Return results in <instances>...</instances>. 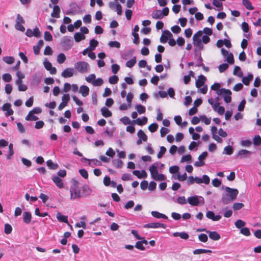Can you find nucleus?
Segmentation results:
<instances>
[{"label": "nucleus", "instance_id": "nucleus-1", "mask_svg": "<svg viewBox=\"0 0 261 261\" xmlns=\"http://www.w3.org/2000/svg\"><path fill=\"white\" fill-rule=\"evenodd\" d=\"M79 185V183L77 181L73 180L72 185L70 188V198L71 199L80 198L82 197Z\"/></svg>", "mask_w": 261, "mask_h": 261}, {"label": "nucleus", "instance_id": "nucleus-2", "mask_svg": "<svg viewBox=\"0 0 261 261\" xmlns=\"http://www.w3.org/2000/svg\"><path fill=\"white\" fill-rule=\"evenodd\" d=\"M187 202L192 206H198L204 204V198L200 196L194 195L188 198Z\"/></svg>", "mask_w": 261, "mask_h": 261}, {"label": "nucleus", "instance_id": "nucleus-3", "mask_svg": "<svg viewBox=\"0 0 261 261\" xmlns=\"http://www.w3.org/2000/svg\"><path fill=\"white\" fill-rule=\"evenodd\" d=\"M89 67V64L84 61H79L74 64L75 69L81 73L87 72L88 70Z\"/></svg>", "mask_w": 261, "mask_h": 261}, {"label": "nucleus", "instance_id": "nucleus-4", "mask_svg": "<svg viewBox=\"0 0 261 261\" xmlns=\"http://www.w3.org/2000/svg\"><path fill=\"white\" fill-rule=\"evenodd\" d=\"M217 93L218 95H224V100L226 103H228L231 102V95L232 93L230 90L222 88L220 89V90H219Z\"/></svg>", "mask_w": 261, "mask_h": 261}, {"label": "nucleus", "instance_id": "nucleus-5", "mask_svg": "<svg viewBox=\"0 0 261 261\" xmlns=\"http://www.w3.org/2000/svg\"><path fill=\"white\" fill-rule=\"evenodd\" d=\"M202 35V32L199 31L196 33L193 36V44L195 46L199 48L200 49L203 48V45L201 43L200 39L201 36Z\"/></svg>", "mask_w": 261, "mask_h": 261}, {"label": "nucleus", "instance_id": "nucleus-6", "mask_svg": "<svg viewBox=\"0 0 261 261\" xmlns=\"http://www.w3.org/2000/svg\"><path fill=\"white\" fill-rule=\"evenodd\" d=\"M61 44L66 49H69L73 45V43L71 37L69 36H64L62 40Z\"/></svg>", "mask_w": 261, "mask_h": 261}, {"label": "nucleus", "instance_id": "nucleus-7", "mask_svg": "<svg viewBox=\"0 0 261 261\" xmlns=\"http://www.w3.org/2000/svg\"><path fill=\"white\" fill-rule=\"evenodd\" d=\"M252 154L251 151L246 149H241L239 150L236 154V158L242 159L244 158H248Z\"/></svg>", "mask_w": 261, "mask_h": 261}, {"label": "nucleus", "instance_id": "nucleus-8", "mask_svg": "<svg viewBox=\"0 0 261 261\" xmlns=\"http://www.w3.org/2000/svg\"><path fill=\"white\" fill-rule=\"evenodd\" d=\"M227 194H228L230 199H231L233 201L235 200L237 198V195H238L239 191L236 189H232L228 187H226L225 188Z\"/></svg>", "mask_w": 261, "mask_h": 261}, {"label": "nucleus", "instance_id": "nucleus-9", "mask_svg": "<svg viewBox=\"0 0 261 261\" xmlns=\"http://www.w3.org/2000/svg\"><path fill=\"white\" fill-rule=\"evenodd\" d=\"M173 36L172 33L168 30H165L163 32L162 35L160 37V42L163 43L167 42L168 38H172Z\"/></svg>", "mask_w": 261, "mask_h": 261}, {"label": "nucleus", "instance_id": "nucleus-10", "mask_svg": "<svg viewBox=\"0 0 261 261\" xmlns=\"http://www.w3.org/2000/svg\"><path fill=\"white\" fill-rule=\"evenodd\" d=\"M206 217L214 221H219L221 216L219 215H215L213 211H208L206 213Z\"/></svg>", "mask_w": 261, "mask_h": 261}, {"label": "nucleus", "instance_id": "nucleus-11", "mask_svg": "<svg viewBox=\"0 0 261 261\" xmlns=\"http://www.w3.org/2000/svg\"><path fill=\"white\" fill-rule=\"evenodd\" d=\"M158 166V163H155L151 165L149 168V170L150 172V174L152 178L153 179V177H155L158 174H159L158 171L157 170V167Z\"/></svg>", "mask_w": 261, "mask_h": 261}, {"label": "nucleus", "instance_id": "nucleus-12", "mask_svg": "<svg viewBox=\"0 0 261 261\" xmlns=\"http://www.w3.org/2000/svg\"><path fill=\"white\" fill-rule=\"evenodd\" d=\"M144 227L145 228H157L162 227L163 228H166V225L161 223H150L145 224L144 226Z\"/></svg>", "mask_w": 261, "mask_h": 261}, {"label": "nucleus", "instance_id": "nucleus-13", "mask_svg": "<svg viewBox=\"0 0 261 261\" xmlns=\"http://www.w3.org/2000/svg\"><path fill=\"white\" fill-rule=\"evenodd\" d=\"M74 71L73 68H67L62 72L61 75L64 78L70 77L73 76Z\"/></svg>", "mask_w": 261, "mask_h": 261}, {"label": "nucleus", "instance_id": "nucleus-14", "mask_svg": "<svg viewBox=\"0 0 261 261\" xmlns=\"http://www.w3.org/2000/svg\"><path fill=\"white\" fill-rule=\"evenodd\" d=\"M45 68L50 71V74H55L57 72V69L55 67H53L51 63L48 61H45L43 62Z\"/></svg>", "mask_w": 261, "mask_h": 261}, {"label": "nucleus", "instance_id": "nucleus-15", "mask_svg": "<svg viewBox=\"0 0 261 261\" xmlns=\"http://www.w3.org/2000/svg\"><path fill=\"white\" fill-rule=\"evenodd\" d=\"M11 105L10 103H5L2 106V110L4 111H7V113L6 114L7 116H11L14 113L13 110L11 108Z\"/></svg>", "mask_w": 261, "mask_h": 261}, {"label": "nucleus", "instance_id": "nucleus-16", "mask_svg": "<svg viewBox=\"0 0 261 261\" xmlns=\"http://www.w3.org/2000/svg\"><path fill=\"white\" fill-rule=\"evenodd\" d=\"M206 77L203 75H200L198 79L196 81V87L198 88L203 86L204 82L206 81Z\"/></svg>", "mask_w": 261, "mask_h": 261}, {"label": "nucleus", "instance_id": "nucleus-17", "mask_svg": "<svg viewBox=\"0 0 261 261\" xmlns=\"http://www.w3.org/2000/svg\"><path fill=\"white\" fill-rule=\"evenodd\" d=\"M61 12L60 8L58 5H54L53 7V10L51 13V16L54 18H59L60 13Z\"/></svg>", "mask_w": 261, "mask_h": 261}, {"label": "nucleus", "instance_id": "nucleus-18", "mask_svg": "<svg viewBox=\"0 0 261 261\" xmlns=\"http://www.w3.org/2000/svg\"><path fill=\"white\" fill-rule=\"evenodd\" d=\"M79 92L83 97H86L89 95V88L87 86L82 85L80 87Z\"/></svg>", "mask_w": 261, "mask_h": 261}, {"label": "nucleus", "instance_id": "nucleus-19", "mask_svg": "<svg viewBox=\"0 0 261 261\" xmlns=\"http://www.w3.org/2000/svg\"><path fill=\"white\" fill-rule=\"evenodd\" d=\"M23 222L26 224H29L31 221L32 215L29 212H24L22 215Z\"/></svg>", "mask_w": 261, "mask_h": 261}, {"label": "nucleus", "instance_id": "nucleus-20", "mask_svg": "<svg viewBox=\"0 0 261 261\" xmlns=\"http://www.w3.org/2000/svg\"><path fill=\"white\" fill-rule=\"evenodd\" d=\"M207 233L210 238L213 240L217 241L221 238L220 235L216 231H211L208 230Z\"/></svg>", "mask_w": 261, "mask_h": 261}, {"label": "nucleus", "instance_id": "nucleus-21", "mask_svg": "<svg viewBox=\"0 0 261 261\" xmlns=\"http://www.w3.org/2000/svg\"><path fill=\"white\" fill-rule=\"evenodd\" d=\"M52 179L58 187L59 188H62L63 187L62 180L59 176H53Z\"/></svg>", "mask_w": 261, "mask_h": 261}, {"label": "nucleus", "instance_id": "nucleus-22", "mask_svg": "<svg viewBox=\"0 0 261 261\" xmlns=\"http://www.w3.org/2000/svg\"><path fill=\"white\" fill-rule=\"evenodd\" d=\"M151 16L152 18L156 19H161L163 18V14H161V11L159 10H154L151 14Z\"/></svg>", "mask_w": 261, "mask_h": 261}, {"label": "nucleus", "instance_id": "nucleus-23", "mask_svg": "<svg viewBox=\"0 0 261 261\" xmlns=\"http://www.w3.org/2000/svg\"><path fill=\"white\" fill-rule=\"evenodd\" d=\"M253 78V75L251 73H250L247 76L243 77L242 82L246 86L249 85L250 81L252 80Z\"/></svg>", "mask_w": 261, "mask_h": 261}, {"label": "nucleus", "instance_id": "nucleus-24", "mask_svg": "<svg viewBox=\"0 0 261 261\" xmlns=\"http://www.w3.org/2000/svg\"><path fill=\"white\" fill-rule=\"evenodd\" d=\"M233 200L230 199L228 194L225 193L223 194L222 197V202L224 204H227L230 203Z\"/></svg>", "mask_w": 261, "mask_h": 261}, {"label": "nucleus", "instance_id": "nucleus-25", "mask_svg": "<svg viewBox=\"0 0 261 261\" xmlns=\"http://www.w3.org/2000/svg\"><path fill=\"white\" fill-rule=\"evenodd\" d=\"M101 112L102 115L106 118L111 117L112 115V112L106 107H102L101 109Z\"/></svg>", "mask_w": 261, "mask_h": 261}, {"label": "nucleus", "instance_id": "nucleus-26", "mask_svg": "<svg viewBox=\"0 0 261 261\" xmlns=\"http://www.w3.org/2000/svg\"><path fill=\"white\" fill-rule=\"evenodd\" d=\"M151 213L152 216L155 218H163L165 219H168V217L166 215L160 213L157 211H152Z\"/></svg>", "mask_w": 261, "mask_h": 261}, {"label": "nucleus", "instance_id": "nucleus-27", "mask_svg": "<svg viewBox=\"0 0 261 261\" xmlns=\"http://www.w3.org/2000/svg\"><path fill=\"white\" fill-rule=\"evenodd\" d=\"M74 38L75 41L77 42L81 41L85 39V36L80 32L75 33L74 35Z\"/></svg>", "mask_w": 261, "mask_h": 261}, {"label": "nucleus", "instance_id": "nucleus-28", "mask_svg": "<svg viewBox=\"0 0 261 261\" xmlns=\"http://www.w3.org/2000/svg\"><path fill=\"white\" fill-rule=\"evenodd\" d=\"M82 190L83 196H87L88 195H89L91 193V190L90 189L89 187L87 185H84L82 187Z\"/></svg>", "mask_w": 261, "mask_h": 261}, {"label": "nucleus", "instance_id": "nucleus-29", "mask_svg": "<svg viewBox=\"0 0 261 261\" xmlns=\"http://www.w3.org/2000/svg\"><path fill=\"white\" fill-rule=\"evenodd\" d=\"M173 236L174 237H179L180 238L187 240L189 238V234L185 232H174L173 233Z\"/></svg>", "mask_w": 261, "mask_h": 261}, {"label": "nucleus", "instance_id": "nucleus-30", "mask_svg": "<svg viewBox=\"0 0 261 261\" xmlns=\"http://www.w3.org/2000/svg\"><path fill=\"white\" fill-rule=\"evenodd\" d=\"M57 218L60 222L68 223V217L62 215L60 213L57 214Z\"/></svg>", "mask_w": 261, "mask_h": 261}, {"label": "nucleus", "instance_id": "nucleus-31", "mask_svg": "<svg viewBox=\"0 0 261 261\" xmlns=\"http://www.w3.org/2000/svg\"><path fill=\"white\" fill-rule=\"evenodd\" d=\"M98 44V42L94 39H92L90 41L89 43V49L91 51L94 50Z\"/></svg>", "mask_w": 261, "mask_h": 261}, {"label": "nucleus", "instance_id": "nucleus-32", "mask_svg": "<svg viewBox=\"0 0 261 261\" xmlns=\"http://www.w3.org/2000/svg\"><path fill=\"white\" fill-rule=\"evenodd\" d=\"M193 254L195 255L200 254L202 253H212V251L211 250L204 249H197L193 251Z\"/></svg>", "mask_w": 261, "mask_h": 261}, {"label": "nucleus", "instance_id": "nucleus-33", "mask_svg": "<svg viewBox=\"0 0 261 261\" xmlns=\"http://www.w3.org/2000/svg\"><path fill=\"white\" fill-rule=\"evenodd\" d=\"M147 118L146 117H143L142 119L140 118H137L134 122L139 125H143L147 123Z\"/></svg>", "mask_w": 261, "mask_h": 261}, {"label": "nucleus", "instance_id": "nucleus-34", "mask_svg": "<svg viewBox=\"0 0 261 261\" xmlns=\"http://www.w3.org/2000/svg\"><path fill=\"white\" fill-rule=\"evenodd\" d=\"M233 149L231 146L228 145L224 147L223 154H226L227 155H231L233 153Z\"/></svg>", "mask_w": 261, "mask_h": 261}, {"label": "nucleus", "instance_id": "nucleus-35", "mask_svg": "<svg viewBox=\"0 0 261 261\" xmlns=\"http://www.w3.org/2000/svg\"><path fill=\"white\" fill-rule=\"evenodd\" d=\"M46 164L48 167L52 170L57 169L59 166L57 164L54 163L51 160H49L46 162Z\"/></svg>", "mask_w": 261, "mask_h": 261}, {"label": "nucleus", "instance_id": "nucleus-36", "mask_svg": "<svg viewBox=\"0 0 261 261\" xmlns=\"http://www.w3.org/2000/svg\"><path fill=\"white\" fill-rule=\"evenodd\" d=\"M242 4L248 10H252L254 9V7L252 6L251 2L249 0H242Z\"/></svg>", "mask_w": 261, "mask_h": 261}, {"label": "nucleus", "instance_id": "nucleus-37", "mask_svg": "<svg viewBox=\"0 0 261 261\" xmlns=\"http://www.w3.org/2000/svg\"><path fill=\"white\" fill-rule=\"evenodd\" d=\"M253 143L254 146H261V137L259 135L254 136L253 138Z\"/></svg>", "mask_w": 261, "mask_h": 261}, {"label": "nucleus", "instance_id": "nucleus-38", "mask_svg": "<svg viewBox=\"0 0 261 261\" xmlns=\"http://www.w3.org/2000/svg\"><path fill=\"white\" fill-rule=\"evenodd\" d=\"M137 135L139 139H142L144 142L147 141V137L142 130H139L137 133Z\"/></svg>", "mask_w": 261, "mask_h": 261}, {"label": "nucleus", "instance_id": "nucleus-39", "mask_svg": "<svg viewBox=\"0 0 261 261\" xmlns=\"http://www.w3.org/2000/svg\"><path fill=\"white\" fill-rule=\"evenodd\" d=\"M112 163L117 168H121L123 165V162L120 159L113 160Z\"/></svg>", "mask_w": 261, "mask_h": 261}, {"label": "nucleus", "instance_id": "nucleus-40", "mask_svg": "<svg viewBox=\"0 0 261 261\" xmlns=\"http://www.w3.org/2000/svg\"><path fill=\"white\" fill-rule=\"evenodd\" d=\"M66 59L65 55L63 53H60L57 56V62L59 64H62L65 61Z\"/></svg>", "mask_w": 261, "mask_h": 261}, {"label": "nucleus", "instance_id": "nucleus-41", "mask_svg": "<svg viewBox=\"0 0 261 261\" xmlns=\"http://www.w3.org/2000/svg\"><path fill=\"white\" fill-rule=\"evenodd\" d=\"M38 119V117L34 115L33 113L29 112L25 117V120L28 121H36Z\"/></svg>", "mask_w": 261, "mask_h": 261}, {"label": "nucleus", "instance_id": "nucleus-42", "mask_svg": "<svg viewBox=\"0 0 261 261\" xmlns=\"http://www.w3.org/2000/svg\"><path fill=\"white\" fill-rule=\"evenodd\" d=\"M136 63V57H134L132 59L127 61V62L126 63V66L127 67L132 68L135 65Z\"/></svg>", "mask_w": 261, "mask_h": 261}, {"label": "nucleus", "instance_id": "nucleus-43", "mask_svg": "<svg viewBox=\"0 0 261 261\" xmlns=\"http://www.w3.org/2000/svg\"><path fill=\"white\" fill-rule=\"evenodd\" d=\"M135 108L140 114H144L146 111L145 107L141 105H136Z\"/></svg>", "mask_w": 261, "mask_h": 261}, {"label": "nucleus", "instance_id": "nucleus-44", "mask_svg": "<svg viewBox=\"0 0 261 261\" xmlns=\"http://www.w3.org/2000/svg\"><path fill=\"white\" fill-rule=\"evenodd\" d=\"M233 74L237 75L239 77H242L243 73L240 67L236 66L233 69Z\"/></svg>", "mask_w": 261, "mask_h": 261}, {"label": "nucleus", "instance_id": "nucleus-45", "mask_svg": "<svg viewBox=\"0 0 261 261\" xmlns=\"http://www.w3.org/2000/svg\"><path fill=\"white\" fill-rule=\"evenodd\" d=\"M245 224L246 223L244 221L240 219L237 220L234 223L236 227L238 228H241L242 227H244Z\"/></svg>", "mask_w": 261, "mask_h": 261}, {"label": "nucleus", "instance_id": "nucleus-46", "mask_svg": "<svg viewBox=\"0 0 261 261\" xmlns=\"http://www.w3.org/2000/svg\"><path fill=\"white\" fill-rule=\"evenodd\" d=\"M3 60L8 64H11L14 62V58L13 57L6 56L3 57Z\"/></svg>", "mask_w": 261, "mask_h": 261}, {"label": "nucleus", "instance_id": "nucleus-47", "mask_svg": "<svg viewBox=\"0 0 261 261\" xmlns=\"http://www.w3.org/2000/svg\"><path fill=\"white\" fill-rule=\"evenodd\" d=\"M199 240L203 243H205L208 241V237L206 234L201 233L198 235Z\"/></svg>", "mask_w": 261, "mask_h": 261}, {"label": "nucleus", "instance_id": "nucleus-48", "mask_svg": "<svg viewBox=\"0 0 261 261\" xmlns=\"http://www.w3.org/2000/svg\"><path fill=\"white\" fill-rule=\"evenodd\" d=\"M108 45L111 47H116L119 48L120 47V43L116 41H111L109 42Z\"/></svg>", "mask_w": 261, "mask_h": 261}, {"label": "nucleus", "instance_id": "nucleus-49", "mask_svg": "<svg viewBox=\"0 0 261 261\" xmlns=\"http://www.w3.org/2000/svg\"><path fill=\"white\" fill-rule=\"evenodd\" d=\"M9 154L7 156V159L8 160H10L14 153L13 151V145L12 143H10L9 145Z\"/></svg>", "mask_w": 261, "mask_h": 261}, {"label": "nucleus", "instance_id": "nucleus-50", "mask_svg": "<svg viewBox=\"0 0 261 261\" xmlns=\"http://www.w3.org/2000/svg\"><path fill=\"white\" fill-rule=\"evenodd\" d=\"M119 80V78L117 75H112L110 76L109 79V82L111 84H116Z\"/></svg>", "mask_w": 261, "mask_h": 261}, {"label": "nucleus", "instance_id": "nucleus-51", "mask_svg": "<svg viewBox=\"0 0 261 261\" xmlns=\"http://www.w3.org/2000/svg\"><path fill=\"white\" fill-rule=\"evenodd\" d=\"M226 61L230 64H233L234 62L233 55L231 53H230L228 56H226Z\"/></svg>", "mask_w": 261, "mask_h": 261}, {"label": "nucleus", "instance_id": "nucleus-52", "mask_svg": "<svg viewBox=\"0 0 261 261\" xmlns=\"http://www.w3.org/2000/svg\"><path fill=\"white\" fill-rule=\"evenodd\" d=\"M240 233L245 236H249L251 234L250 230L247 227L242 228L240 230Z\"/></svg>", "mask_w": 261, "mask_h": 261}, {"label": "nucleus", "instance_id": "nucleus-53", "mask_svg": "<svg viewBox=\"0 0 261 261\" xmlns=\"http://www.w3.org/2000/svg\"><path fill=\"white\" fill-rule=\"evenodd\" d=\"M103 83V81L101 78H98L97 79L93 81L92 84L94 86H101Z\"/></svg>", "mask_w": 261, "mask_h": 261}, {"label": "nucleus", "instance_id": "nucleus-54", "mask_svg": "<svg viewBox=\"0 0 261 261\" xmlns=\"http://www.w3.org/2000/svg\"><path fill=\"white\" fill-rule=\"evenodd\" d=\"M240 144L242 146L248 147L252 144V142L249 140H242L240 142Z\"/></svg>", "mask_w": 261, "mask_h": 261}, {"label": "nucleus", "instance_id": "nucleus-55", "mask_svg": "<svg viewBox=\"0 0 261 261\" xmlns=\"http://www.w3.org/2000/svg\"><path fill=\"white\" fill-rule=\"evenodd\" d=\"M158 128V124L155 123H152L148 126V129L151 133L155 132Z\"/></svg>", "mask_w": 261, "mask_h": 261}, {"label": "nucleus", "instance_id": "nucleus-56", "mask_svg": "<svg viewBox=\"0 0 261 261\" xmlns=\"http://www.w3.org/2000/svg\"><path fill=\"white\" fill-rule=\"evenodd\" d=\"M166 151V148L164 146L160 147V150L157 154L158 159L161 158Z\"/></svg>", "mask_w": 261, "mask_h": 261}, {"label": "nucleus", "instance_id": "nucleus-57", "mask_svg": "<svg viewBox=\"0 0 261 261\" xmlns=\"http://www.w3.org/2000/svg\"><path fill=\"white\" fill-rule=\"evenodd\" d=\"M179 168L178 166H172L169 168V172L170 173L174 174L178 172Z\"/></svg>", "mask_w": 261, "mask_h": 261}, {"label": "nucleus", "instance_id": "nucleus-58", "mask_svg": "<svg viewBox=\"0 0 261 261\" xmlns=\"http://www.w3.org/2000/svg\"><path fill=\"white\" fill-rule=\"evenodd\" d=\"M135 247L140 250H142V251H144L145 250V247L143 246V244H142V243L141 242V241H137L136 243V244L135 245Z\"/></svg>", "mask_w": 261, "mask_h": 261}, {"label": "nucleus", "instance_id": "nucleus-59", "mask_svg": "<svg viewBox=\"0 0 261 261\" xmlns=\"http://www.w3.org/2000/svg\"><path fill=\"white\" fill-rule=\"evenodd\" d=\"M228 67H229V66L227 64L223 63V64H220L219 66L218 69H219L220 72H223L224 71H225L228 68Z\"/></svg>", "mask_w": 261, "mask_h": 261}, {"label": "nucleus", "instance_id": "nucleus-60", "mask_svg": "<svg viewBox=\"0 0 261 261\" xmlns=\"http://www.w3.org/2000/svg\"><path fill=\"white\" fill-rule=\"evenodd\" d=\"M44 39L47 41H50L53 40V36L48 31L44 32Z\"/></svg>", "mask_w": 261, "mask_h": 261}, {"label": "nucleus", "instance_id": "nucleus-61", "mask_svg": "<svg viewBox=\"0 0 261 261\" xmlns=\"http://www.w3.org/2000/svg\"><path fill=\"white\" fill-rule=\"evenodd\" d=\"M166 176L163 174H159L155 177H153V179L156 181H163L166 179Z\"/></svg>", "mask_w": 261, "mask_h": 261}, {"label": "nucleus", "instance_id": "nucleus-62", "mask_svg": "<svg viewBox=\"0 0 261 261\" xmlns=\"http://www.w3.org/2000/svg\"><path fill=\"white\" fill-rule=\"evenodd\" d=\"M2 79L6 82H9L12 80V76L9 73H5L3 75Z\"/></svg>", "mask_w": 261, "mask_h": 261}, {"label": "nucleus", "instance_id": "nucleus-63", "mask_svg": "<svg viewBox=\"0 0 261 261\" xmlns=\"http://www.w3.org/2000/svg\"><path fill=\"white\" fill-rule=\"evenodd\" d=\"M200 119L206 125L210 124L211 121V118H207V117L205 115L201 116Z\"/></svg>", "mask_w": 261, "mask_h": 261}, {"label": "nucleus", "instance_id": "nucleus-64", "mask_svg": "<svg viewBox=\"0 0 261 261\" xmlns=\"http://www.w3.org/2000/svg\"><path fill=\"white\" fill-rule=\"evenodd\" d=\"M244 204L242 203H234L233 204L232 207L234 211L237 210H241Z\"/></svg>", "mask_w": 261, "mask_h": 261}]
</instances>
